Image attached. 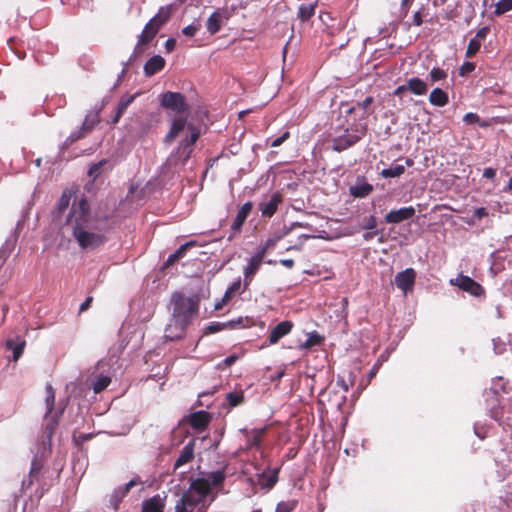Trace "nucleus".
Segmentation results:
<instances>
[{"instance_id":"obj_61","label":"nucleus","mask_w":512,"mask_h":512,"mask_svg":"<svg viewBox=\"0 0 512 512\" xmlns=\"http://www.w3.org/2000/svg\"><path fill=\"white\" fill-rule=\"evenodd\" d=\"M474 216L480 220L482 219L483 217H486L488 216V212L486 210L485 207H479V208H476L475 211H474Z\"/></svg>"},{"instance_id":"obj_30","label":"nucleus","mask_w":512,"mask_h":512,"mask_svg":"<svg viewBox=\"0 0 512 512\" xmlns=\"http://www.w3.org/2000/svg\"><path fill=\"white\" fill-rule=\"evenodd\" d=\"M133 100L134 96L120 99L116 109V113L111 121L112 124H117L119 122L120 118L122 117V115L127 110L128 106L132 103Z\"/></svg>"},{"instance_id":"obj_60","label":"nucleus","mask_w":512,"mask_h":512,"mask_svg":"<svg viewBox=\"0 0 512 512\" xmlns=\"http://www.w3.org/2000/svg\"><path fill=\"white\" fill-rule=\"evenodd\" d=\"M373 101H374L373 97L368 96L362 102H358L357 106L363 110H366L373 103Z\"/></svg>"},{"instance_id":"obj_53","label":"nucleus","mask_w":512,"mask_h":512,"mask_svg":"<svg viewBox=\"0 0 512 512\" xmlns=\"http://www.w3.org/2000/svg\"><path fill=\"white\" fill-rule=\"evenodd\" d=\"M489 32H490V28L488 26L481 27L480 29L477 30L474 39H478V41L481 42L483 39H485L487 37Z\"/></svg>"},{"instance_id":"obj_59","label":"nucleus","mask_w":512,"mask_h":512,"mask_svg":"<svg viewBox=\"0 0 512 512\" xmlns=\"http://www.w3.org/2000/svg\"><path fill=\"white\" fill-rule=\"evenodd\" d=\"M232 298V295L231 294H228V291L225 292V294L223 295L222 299L220 302H218L216 305H215V309L216 310H219L223 307V305L227 304Z\"/></svg>"},{"instance_id":"obj_35","label":"nucleus","mask_w":512,"mask_h":512,"mask_svg":"<svg viewBox=\"0 0 512 512\" xmlns=\"http://www.w3.org/2000/svg\"><path fill=\"white\" fill-rule=\"evenodd\" d=\"M298 506V500L289 499L276 505L275 512H293Z\"/></svg>"},{"instance_id":"obj_51","label":"nucleus","mask_w":512,"mask_h":512,"mask_svg":"<svg viewBox=\"0 0 512 512\" xmlns=\"http://www.w3.org/2000/svg\"><path fill=\"white\" fill-rule=\"evenodd\" d=\"M289 138H290V132L289 131H285L280 137L274 139L271 142L270 146L271 147H279L280 145H282Z\"/></svg>"},{"instance_id":"obj_22","label":"nucleus","mask_w":512,"mask_h":512,"mask_svg":"<svg viewBox=\"0 0 512 512\" xmlns=\"http://www.w3.org/2000/svg\"><path fill=\"white\" fill-rule=\"evenodd\" d=\"M196 245V241L191 240L181 245L174 253H172L167 260L163 263L162 269H167L173 266L177 261L184 257L185 253L190 247Z\"/></svg>"},{"instance_id":"obj_38","label":"nucleus","mask_w":512,"mask_h":512,"mask_svg":"<svg viewBox=\"0 0 512 512\" xmlns=\"http://www.w3.org/2000/svg\"><path fill=\"white\" fill-rule=\"evenodd\" d=\"M315 13L314 5H301L298 11V17L302 22L308 21Z\"/></svg>"},{"instance_id":"obj_26","label":"nucleus","mask_w":512,"mask_h":512,"mask_svg":"<svg viewBox=\"0 0 512 512\" xmlns=\"http://www.w3.org/2000/svg\"><path fill=\"white\" fill-rule=\"evenodd\" d=\"M100 121V110H92L86 114L82 123V130L90 133Z\"/></svg>"},{"instance_id":"obj_55","label":"nucleus","mask_w":512,"mask_h":512,"mask_svg":"<svg viewBox=\"0 0 512 512\" xmlns=\"http://www.w3.org/2000/svg\"><path fill=\"white\" fill-rule=\"evenodd\" d=\"M376 226H377L376 217L371 215V216H369V218L366 220L365 224L363 225V229L373 230L376 228Z\"/></svg>"},{"instance_id":"obj_9","label":"nucleus","mask_w":512,"mask_h":512,"mask_svg":"<svg viewBox=\"0 0 512 512\" xmlns=\"http://www.w3.org/2000/svg\"><path fill=\"white\" fill-rule=\"evenodd\" d=\"M141 481L138 477L133 478L123 487L116 488L113 493L110 495L109 503L113 507L115 511L119 509L120 503L123 501L125 496L129 493V491L134 487L140 484Z\"/></svg>"},{"instance_id":"obj_2","label":"nucleus","mask_w":512,"mask_h":512,"mask_svg":"<svg viewBox=\"0 0 512 512\" xmlns=\"http://www.w3.org/2000/svg\"><path fill=\"white\" fill-rule=\"evenodd\" d=\"M211 493V484L206 478L192 479L188 491L182 493L175 504V512H207L205 498Z\"/></svg>"},{"instance_id":"obj_7","label":"nucleus","mask_w":512,"mask_h":512,"mask_svg":"<svg viewBox=\"0 0 512 512\" xmlns=\"http://www.w3.org/2000/svg\"><path fill=\"white\" fill-rule=\"evenodd\" d=\"M451 284L459 287L461 290L472 296H481L485 293L484 288L469 276L460 274L456 279H452Z\"/></svg>"},{"instance_id":"obj_33","label":"nucleus","mask_w":512,"mask_h":512,"mask_svg":"<svg viewBox=\"0 0 512 512\" xmlns=\"http://www.w3.org/2000/svg\"><path fill=\"white\" fill-rule=\"evenodd\" d=\"M405 172V166L401 164L392 165L389 168L383 169L380 175L383 178H395L399 177Z\"/></svg>"},{"instance_id":"obj_17","label":"nucleus","mask_w":512,"mask_h":512,"mask_svg":"<svg viewBox=\"0 0 512 512\" xmlns=\"http://www.w3.org/2000/svg\"><path fill=\"white\" fill-rule=\"evenodd\" d=\"M360 140V137L353 134H346L334 138L332 141V149L336 152H342L353 145H355Z\"/></svg>"},{"instance_id":"obj_56","label":"nucleus","mask_w":512,"mask_h":512,"mask_svg":"<svg viewBox=\"0 0 512 512\" xmlns=\"http://www.w3.org/2000/svg\"><path fill=\"white\" fill-rule=\"evenodd\" d=\"M197 31H198V26H195V25H188L182 29V33L188 37H193Z\"/></svg>"},{"instance_id":"obj_13","label":"nucleus","mask_w":512,"mask_h":512,"mask_svg":"<svg viewBox=\"0 0 512 512\" xmlns=\"http://www.w3.org/2000/svg\"><path fill=\"white\" fill-rule=\"evenodd\" d=\"M211 421L209 412L201 410L190 414L188 422L191 427L199 432L206 430Z\"/></svg>"},{"instance_id":"obj_15","label":"nucleus","mask_w":512,"mask_h":512,"mask_svg":"<svg viewBox=\"0 0 512 512\" xmlns=\"http://www.w3.org/2000/svg\"><path fill=\"white\" fill-rule=\"evenodd\" d=\"M283 201V197L280 193H274L271 195L270 199L266 202H261L259 204V210L263 217H272L277 209L278 205Z\"/></svg>"},{"instance_id":"obj_23","label":"nucleus","mask_w":512,"mask_h":512,"mask_svg":"<svg viewBox=\"0 0 512 512\" xmlns=\"http://www.w3.org/2000/svg\"><path fill=\"white\" fill-rule=\"evenodd\" d=\"M194 441L188 442L181 450L180 455L176 459L174 463V469H178L179 467L191 462L194 458Z\"/></svg>"},{"instance_id":"obj_1","label":"nucleus","mask_w":512,"mask_h":512,"mask_svg":"<svg viewBox=\"0 0 512 512\" xmlns=\"http://www.w3.org/2000/svg\"><path fill=\"white\" fill-rule=\"evenodd\" d=\"M90 206L85 197L74 202L66 218V226L83 250H95L107 241V237L93 226Z\"/></svg>"},{"instance_id":"obj_50","label":"nucleus","mask_w":512,"mask_h":512,"mask_svg":"<svg viewBox=\"0 0 512 512\" xmlns=\"http://www.w3.org/2000/svg\"><path fill=\"white\" fill-rule=\"evenodd\" d=\"M475 67H476V65L473 62H464L459 69V74L461 76H465V75L473 72L475 70Z\"/></svg>"},{"instance_id":"obj_31","label":"nucleus","mask_w":512,"mask_h":512,"mask_svg":"<svg viewBox=\"0 0 512 512\" xmlns=\"http://www.w3.org/2000/svg\"><path fill=\"white\" fill-rule=\"evenodd\" d=\"M41 469H42V464L40 463V461L34 459L31 463V468H30V472L28 475V481L27 482L24 481L23 486H26L27 488H29L33 484L34 480L38 479Z\"/></svg>"},{"instance_id":"obj_14","label":"nucleus","mask_w":512,"mask_h":512,"mask_svg":"<svg viewBox=\"0 0 512 512\" xmlns=\"http://www.w3.org/2000/svg\"><path fill=\"white\" fill-rule=\"evenodd\" d=\"M293 327V322L289 320L278 323L269 334V344H276L280 339L288 335Z\"/></svg>"},{"instance_id":"obj_34","label":"nucleus","mask_w":512,"mask_h":512,"mask_svg":"<svg viewBox=\"0 0 512 512\" xmlns=\"http://www.w3.org/2000/svg\"><path fill=\"white\" fill-rule=\"evenodd\" d=\"M45 405L47 409L45 414L51 415L55 405V391L50 384L46 386Z\"/></svg>"},{"instance_id":"obj_11","label":"nucleus","mask_w":512,"mask_h":512,"mask_svg":"<svg viewBox=\"0 0 512 512\" xmlns=\"http://www.w3.org/2000/svg\"><path fill=\"white\" fill-rule=\"evenodd\" d=\"M415 212L413 206L391 210L385 215V222L389 224H399L405 220L411 219L415 215Z\"/></svg>"},{"instance_id":"obj_28","label":"nucleus","mask_w":512,"mask_h":512,"mask_svg":"<svg viewBox=\"0 0 512 512\" xmlns=\"http://www.w3.org/2000/svg\"><path fill=\"white\" fill-rule=\"evenodd\" d=\"M278 480V469L273 470L269 473H262L259 476L258 482L261 488L264 489H271L275 486Z\"/></svg>"},{"instance_id":"obj_25","label":"nucleus","mask_w":512,"mask_h":512,"mask_svg":"<svg viewBox=\"0 0 512 512\" xmlns=\"http://www.w3.org/2000/svg\"><path fill=\"white\" fill-rule=\"evenodd\" d=\"M26 345V341L21 339L20 337H16V339H8L6 341V347L13 352V360L17 361L21 355L23 354L24 348Z\"/></svg>"},{"instance_id":"obj_49","label":"nucleus","mask_w":512,"mask_h":512,"mask_svg":"<svg viewBox=\"0 0 512 512\" xmlns=\"http://www.w3.org/2000/svg\"><path fill=\"white\" fill-rule=\"evenodd\" d=\"M93 438V434L92 433H87V434H79V435H76L75 433L73 434V442L75 443L76 446H81L84 442L90 440Z\"/></svg>"},{"instance_id":"obj_58","label":"nucleus","mask_w":512,"mask_h":512,"mask_svg":"<svg viewBox=\"0 0 512 512\" xmlns=\"http://www.w3.org/2000/svg\"><path fill=\"white\" fill-rule=\"evenodd\" d=\"M232 298V295L231 294H228V291L225 292V294L223 295L222 299L220 302H218L216 305H215V309L216 310H219L223 307V305L227 304Z\"/></svg>"},{"instance_id":"obj_37","label":"nucleus","mask_w":512,"mask_h":512,"mask_svg":"<svg viewBox=\"0 0 512 512\" xmlns=\"http://www.w3.org/2000/svg\"><path fill=\"white\" fill-rule=\"evenodd\" d=\"M323 340H324V338L322 336H320L318 333H316V332L310 333L308 335L306 341L303 344H301V348L309 349L311 347L320 345Z\"/></svg>"},{"instance_id":"obj_20","label":"nucleus","mask_w":512,"mask_h":512,"mask_svg":"<svg viewBox=\"0 0 512 512\" xmlns=\"http://www.w3.org/2000/svg\"><path fill=\"white\" fill-rule=\"evenodd\" d=\"M187 327V325H180L178 321L171 318L170 323L165 328V338L171 341L181 339Z\"/></svg>"},{"instance_id":"obj_43","label":"nucleus","mask_w":512,"mask_h":512,"mask_svg":"<svg viewBox=\"0 0 512 512\" xmlns=\"http://www.w3.org/2000/svg\"><path fill=\"white\" fill-rule=\"evenodd\" d=\"M111 379L108 376H100L93 384V390L95 393H100L108 387Z\"/></svg>"},{"instance_id":"obj_64","label":"nucleus","mask_w":512,"mask_h":512,"mask_svg":"<svg viewBox=\"0 0 512 512\" xmlns=\"http://www.w3.org/2000/svg\"><path fill=\"white\" fill-rule=\"evenodd\" d=\"M496 176V170L494 168H486L483 172V177L487 179H494Z\"/></svg>"},{"instance_id":"obj_57","label":"nucleus","mask_w":512,"mask_h":512,"mask_svg":"<svg viewBox=\"0 0 512 512\" xmlns=\"http://www.w3.org/2000/svg\"><path fill=\"white\" fill-rule=\"evenodd\" d=\"M240 287H241V281L240 280H237V281H234L228 288L226 291H228V294H231L232 296L237 293L239 290H240Z\"/></svg>"},{"instance_id":"obj_39","label":"nucleus","mask_w":512,"mask_h":512,"mask_svg":"<svg viewBox=\"0 0 512 512\" xmlns=\"http://www.w3.org/2000/svg\"><path fill=\"white\" fill-rule=\"evenodd\" d=\"M510 10H512V0H499L495 4L493 13L495 16H501Z\"/></svg>"},{"instance_id":"obj_10","label":"nucleus","mask_w":512,"mask_h":512,"mask_svg":"<svg viewBox=\"0 0 512 512\" xmlns=\"http://www.w3.org/2000/svg\"><path fill=\"white\" fill-rule=\"evenodd\" d=\"M252 209L253 203L251 201H248L241 206L231 224L230 228L232 234L229 236V239H231L234 235L241 232L242 226L245 223L247 217L250 215Z\"/></svg>"},{"instance_id":"obj_29","label":"nucleus","mask_w":512,"mask_h":512,"mask_svg":"<svg viewBox=\"0 0 512 512\" xmlns=\"http://www.w3.org/2000/svg\"><path fill=\"white\" fill-rule=\"evenodd\" d=\"M429 101L434 106L443 107L448 103L449 98L447 93L441 88H435L430 93Z\"/></svg>"},{"instance_id":"obj_19","label":"nucleus","mask_w":512,"mask_h":512,"mask_svg":"<svg viewBox=\"0 0 512 512\" xmlns=\"http://www.w3.org/2000/svg\"><path fill=\"white\" fill-rule=\"evenodd\" d=\"M166 64L165 59L160 55H154L151 58L147 60V62L144 65V74L147 77H151L155 75L156 73L160 72L164 69Z\"/></svg>"},{"instance_id":"obj_41","label":"nucleus","mask_w":512,"mask_h":512,"mask_svg":"<svg viewBox=\"0 0 512 512\" xmlns=\"http://www.w3.org/2000/svg\"><path fill=\"white\" fill-rule=\"evenodd\" d=\"M243 392H230L226 395V400L230 407H236L244 402Z\"/></svg>"},{"instance_id":"obj_12","label":"nucleus","mask_w":512,"mask_h":512,"mask_svg":"<svg viewBox=\"0 0 512 512\" xmlns=\"http://www.w3.org/2000/svg\"><path fill=\"white\" fill-rule=\"evenodd\" d=\"M64 412V408L60 409L58 412H56L54 415H48L45 414L44 416V423H43V434L47 438L48 442L50 443L55 431L59 424V419L61 415Z\"/></svg>"},{"instance_id":"obj_6","label":"nucleus","mask_w":512,"mask_h":512,"mask_svg":"<svg viewBox=\"0 0 512 512\" xmlns=\"http://www.w3.org/2000/svg\"><path fill=\"white\" fill-rule=\"evenodd\" d=\"M159 102L162 108L171 110L179 115L189 112L190 109L185 96L180 92H164L160 95Z\"/></svg>"},{"instance_id":"obj_27","label":"nucleus","mask_w":512,"mask_h":512,"mask_svg":"<svg viewBox=\"0 0 512 512\" xmlns=\"http://www.w3.org/2000/svg\"><path fill=\"white\" fill-rule=\"evenodd\" d=\"M349 191L355 198H364L373 191V186L368 182L356 183L350 187Z\"/></svg>"},{"instance_id":"obj_47","label":"nucleus","mask_w":512,"mask_h":512,"mask_svg":"<svg viewBox=\"0 0 512 512\" xmlns=\"http://www.w3.org/2000/svg\"><path fill=\"white\" fill-rule=\"evenodd\" d=\"M88 134L87 132H84L82 130V128L80 127L78 130L76 131H73L66 139V142L69 143V144H72L80 139H82L83 137H85V135Z\"/></svg>"},{"instance_id":"obj_32","label":"nucleus","mask_w":512,"mask_h":512,"mask_svg":"<svg viewBox=\"0 0 512 512\" xmlns=\"http://www.w3.org/2000/svg\"><path fill=\"white\" fill-rule=\"evenodd\" d=\"M221 15L218 12H214L210 15L207 20L206 26L210 34H216L221 29Z\"/></svg>"},{"instance_id":"obj_40","label":"nucleus","mask_w":512,"mask_h":512,"mask_svg":"<svg viewBox=\"0 0 512 512\" xmlns=\"http://www.w3.org/2000/svg\"><path fill=\"white\" fill-rule=\"evenodd\" d=\"M225 478H226L225 471H224V469H222V470H217V471H213V472L209 473L207 479L209 480L211 486L212 485L219 486V485H222Z\"/></svg>"},{"instance_id":"obj_8","label":"nucleus","mask_w":512,"mask_h":512,"mask_svg":"<svg viewBox=\"0 0 512 512\" xmlns=\"http://www.w3.org/2000/svg\"><path fill=\"white\" fill-rule=\"evenodd\" d=\"M416 279V272L413 268H407L396 274L394 283L400 290L403 291L404 295L413 290Z\"/></svg>"},{"instance_id":"obj_4","label":"nucleus","mask_w":512,"mask_h":512,"mask_svg":"<svg viewBox=\"0 0 512 512\" xmlns=\"http://www.w3.org/2000/svg\"><path fill=\"white\" fill-rule=\"evenodd\" d=\"M171 18V7L162 6L158 10L157 14L151 18L148 23L144 26L141 34L138 36L137 44L134 48V54L139 55L142 53V47L148 45L157 35L159 30L165 25Z\"/></svg>"},{"instance_id":"obj_3","label":"nucleus","mask_w":512,"mask_h":512,"mask_svg":"<svg viewBox=\"0 0 512 512\" xmlns=\"http://www.w3.org/2000/svg\"><path fill=\"white\" fill-rule=\"evenodd\" d=\"M172 319L178 321L180 325H189L192 319L197 316L199 310V301L197 299L186 297L181 292H174L171 296Z\"/></svg>"},{"instance_id":"obj_46","label":"nucleus","mask_w":512,"mask_h":512,"mask_svg":"<svg viewBox=\"0 0 512 512\" xmlns=\"http://www.w3.org/2000/svg\"><path fill=\"white\" fill-rule=\"evenodd\" d=\"M429 75H430V79L432 82L444 80L447 77V73L443 69H440V68H433L430 71Z\"/></svg>"},{"instance_id":"obj_62","label":"nucleus","mask_w":512,"mask_h":512,"mask_svg":"<svg viewBox=\"0 0 512 512\" xmlns=\"http://www.w3.org/2000/svg\"><path fill=\"white\" fill-rule=\"evenodd\" d=\"M239 359V356L236 354H232L224 359V364L226 367L232 366L237 360Z\"/></svg>"},{"instance_id":"obj_16","label":"nucleus","mask_w":512,"mask_h":512,"mask_svg":"<svg viewBox=\"0 0 512 512\" xmlns=\"http://www.w3.org/2000/svg\"><path fill=\"white\" fill-rule=\"evenodd\" d=\"M189 124L190 123H187L186 117H183L181 115L178 117H175L172 120L171 127H170L168 133L165 136V139H164L165 143L173 142L178 137L180 132L184 130V128L188 129Z\"/></svg>"},{"instance_id":"obj_48","label":"nucleus","mask_w":512,"mask_h":512,"mask_svg":"<svg viewBox=\"0 0 512 512\" xmlns=\"http://www.w3.org/2000/svg\"><path fill=\"white\" fill-rule=\"evenodd\" d=\"M88 134L87 132H84L82 130V128L80 127L78 130L76 131H73L66 139V142L69 143V144H72L80 139H82L83 137H85V135Z\"/></svg>"},{"instance_id":"obj_36","label":"nucleus","mask_w":512,"mask_h":512,"mask_svg":"<svg viewBox=\"0 0 512 512\" xmlns=\"http://www.w3.org/2000/svg\"><path fill=\"white\" fill-rule=\"evenodd\" d=\"M266 432V428L254 429L249 437V446L258 448L261 444L262 437Z\"/></svg>"},{"instance_id":"obj_18","label":"nucleus","mask_w":512,"mask_h":512,"mask_svg":"<svg viewBox=\"0 0 512 512\" xmlns=\"http://www.w3.org/2000/svg\"><path fill=\"white\" fill-rule=\"evenodd\" d=\"M264 257V251H258L253 257L250 258L247 267L244 269V277L246 282L253 279L254 275L259 270Z\"/></svg>"},{"instance_id":"obj_44","label":"nucleus","mask_w":512,"mask_h":512,"mask_svg":"<svg viewBox=\"0 0 512 512\" xmlns=\"http://www.w3.org/2000/svg\"><path fill=\"white\" fill-rule=\"evenodd\" d=\"M72 193L70 191H64L61 195L58 202V210L62 213L66 208H68L71 201Z\"/></svg>"},{"instance_id":"obj_45","label":"nucleus","mask_w":512,"mask_h":512,"mask_svg":"<svg viewBox=\"0 0 512 512\" xmlns=\"http://www.w3.org/2000/svg\"><path fill=\"white\" fill-rule=\"evenodd\" d=\"M105 164H106V160H101V161L93 164L88 170V175L90 177L96 179L101 174V169H102L103 165H105Z\"/></svg>"},{"instance_id":"obj_52","label":"nucleus","mask_w":512,"mask_h":512,"mask_svg":"<svg viewBox=\"0 0 512 512\" xmlns=\"http://www.w3.org/2000/svg\"><path fill=\"white\" fill-rule=\"evenodd\" d=\"M463 120L467 124H477L480 122V117L476 113H467L464 115Z\"/></svg>"},{"instance_id":"obj_21","label":"nucleus","mask_w":512,"mask_h":512,"mask_svg":"<svg viewBox=\"0 0 512 512\" xmlns=\"http://www.w3.org/2000/svg\"><path fill=\"white\" fill-rule=\"evenodd\" d=\"M164 509L165 501L157 494L143 501L141 512H164Z\"/></svg>"},{"instance_id":"obj_24","label":"nucleus","mask_w":512,"mask_h":512,"mask_svg":"<svg viewBox=\"0 0 512 512\" xmlns=\"http://www.w3.org/2000/svg\"><path fill=\"white\" fill-rule=\"evenodd\" d=\"M406 82L408 90L417 96L425 95L428 91L427 84L418 77L410 78Z\"/></svg>"},{"instance_id":"obj_63","label":"nucleus","mask_w":512,"mask_h":512,"mask_svg":"<svg viewBox=\"0 0 512 512\" xmlns=\"http://www.w3.org/2000/svg\"><path fill=\"white\" fill-rule=\"evenodd\" d=\"M176 46V40L174 38H169L165 42V49L168 53L172 52Z\"/></svg>"},{"instance_id":"obj_42","label":"nucleus","mask_w":512,"mask_h":512,"mask_svg":"<svg viewBox=\"0 0 512 512\" xmlns=\"http://www.w3.org/2000/svg\"><path fill=\"white\" fill-rule=\"evenodd\" d=\"M481 45L482 44L480 41H478V39H470L465 52V56L467 58H472L473 56H475L479 52Z\"/></svg>"},{"instance_id":"obj_5","label":"nucleus","mask_w":512,"mask_h":512,"mask_svg":"<svg viewBox=\"0 0 512 512\" xmlns=\"http://www.w3.org/2000/svg\"><path fill=\"white\" fill-rule=\"evenodd\" d=\"M188 131L190 136L180 141L175 153L171 156V160L174 159L175 164L179 162L181 165H185L192 155L194 144L200 137V130L194 124L188 125Z\"/></svg>"},{"instance_id":"obj_54","label":"nucleus","mask_w":512,"mask_h":512,"mask_svg":"<svg viewBox=\"0 0 512 512\" xmlns=\"http://www.w3.org/2000/svg\"><path fill=\"white\" fill-rule=\"evenodd\" d=\"M280 239V237H276V238H269L265 245L259 250V251H264V256L266 255L267 251L271 248H273L277 241Z\"/></svg>"}]
</instances>
